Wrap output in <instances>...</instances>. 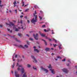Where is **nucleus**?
I'll use <instances>...</instances> for the list:
<instances>
[{
	"mask_svg": "<svg viewBox=\"0 0 77 77\" xmlns=\"http://www.w3.org/2000/svg\"><path fill=\"white\" fill-rule=\"evenodd\" d=\"M33 69H34L36 70V67H35V66H33Z\"/></svg>",
	"mask_w": 77,
	"mask_h": 77,
	"instance_id": "22",
	"label": "nucleus"
},
{
	"mask_svg": "<svg viewBox=\"0 0 77 77\" xmlns=\"http://www.w3.org/2000/svg\"><path fill=\"white\" fill-rule=\"evenodd\" d=\"M55 60H56V61L57 60V59L55 58Z\"/></svg>",
	"mask_w": 77,
	"mask_h": 77,
	"instance_id": "61",
	"label": "nucleus"
},
{
	"mask_svg": "<svg viewBox=\"0 0 77 77\" xmlns=\"http://www.w3.org/2000/svg\"><path fill=\"white\" fill-rule=\"evenodd\" d=\"M34 51H36L37 53H38L39 51V50H38L37 49H34Z\"/></svg>",
	"mask_w": 77,
	"mask_h": 77,
	"instance_id": "14",
	"label": "nucleus"
},
{
	"mask_svg": "<svg viewBox=\"0 0 77 77\" xmlns=\"http://www.w3.org/2000/svg\"><path fill=\"white\" fill-rule=\"evenodd\" d=\"M35 8V9H36L37 8H38V6H34Z\"/></svg>",
	"mask_w": 77,
	"mask_h": 77,
	"instance_id": "42",
	"label": "nucleus"
},
{
	"mask_svg": "<svg viewBox=\"0 0 77 77\" xmlns=\"http://www.w3.org/2000/svg\"><path fill=\"white\" fill-rule=\"evenodd\" d=\"M24 6V4H23L22 5V6Z\"/></svg>",
	"mask_w": 77,
	"mask_h": 77,
	"instance_id": "62",
	"label": "nucleus"
},
{
	"mask_svg": "<svg viewBox=\"0 0 77 77\" xmlns=\"http://www.w3.org/2000/svg\"><path fill=\"white\" fill-rule=\"evenodd\" d=\"M56 45H57L56 44L54 45V47H56Z\"/></svg>",
	"mask_w": 77,
	"mask_h": 77,
	"instance_id": "51",
	"label": "nucleus"
},
{
	"mask_svg": "<svg viewBox=\"0 0 77 77\" xmlns=\"http://www.w3.org/2000/svg\"><path fill=\"white\" fill-rule=\"evenodd\" d=\"M15 39L17 42H20V40H18L17 39V38H15Z\"/></svg>",
	"mask_w": 77,
	"mask_h": 77,
	"instance_id": "23",
	"label": "nucleus"
},
{
	"mask_svg": "<svg viewBox=\"0 0 77 77\" xmlns=\"http://www.w3.org/2000/svg\"><path fill=\"white\" fill-rule=\"evenodd\" d=\"M14 66H15V63H14L13 65H12V68H14Z\"/></svg>",
	"mask_w": 77,
	"mask_h": 77,
	"instance_id": "24",
	"label": "nucleus"
},
{
	"mask_svg": "<svg viewBox=\"0 0 77 77\" xmlns=\"http://www.w3.org/2000/svg\"><path fill=\"white\" fill-rule=\"evenodd\" d=\"M21 71L22 73H23L24 72V68H22Z\"/></svg>",
	"mask_w": 77,
	"mask_h": 77,
	"instance_id": "17",
	"label": "nucleus"
},
{
	"mask_svg": "<svg viewBox=\"0 0 77 77\" xmlns=\"http://www.w3.org/2000/svg\"><path fill=\"white\" fill-rule=\"evenodd\" d=\"M28 23H30V20H27Z\"/></svg>",
	"mask_w": 77,
	"mask_h": 77,
	"instance_id": "37",
	"label": "nucleus"
},
{
	"mask_svg": "<svg viewBox=\"0 0 77 77\" xmlns=\"http://www.w3.org/2000/svg\"><path fill=\"white\" fill-rule=\"evenodd\" d=\"M14 45L15 46H18V45H16V44H14Z\"/></svg>",
	"mask_w": 77,
	"mask_h": 77,
	"instance_id": "58",
	"label": "nucleus"
},
{
	"mask_svg": "<svg viewBox=\"0 0 77 77\" xmlns=\"http://www.w3.org/2000/svg\"><path fill=\"white\" fill-rule=\"evenodd\" d=\"M24 47H26V48H28V46H27V45H24Z\"/></svg>",
	"mask_w": 77,
	"mask_h": 77,
	"instance_id": "33",
	"label": "nucleus"
},
{
	"mask_svg": "<svg viewBox=\"0 0 77 77\" xmlns=\"http://www.w3.org/2000/svg\"><path fill=\"white\" fill-rule=\"evenodd\" d=\"M18 35H19V36H21L22 35V34L19 33H18Z\"/></svg>",
	"mask_w": 77,
	"mask_h": 77,
	"instance_id": "26",
	"label": "nucleus"
},
{
	"mask_svg": "<svg viewBox=\"0 0 77 77\" xmlns=\"http://www.w3.org/2000/svg\"><path fill=\"white\" fill-rule=\"evenodd\" d=\"M2 4V1H1V0H0V7H2V6H4V5H1Z\"/></svg>",
	"mask_w": 77,
	"mask_h": 77,
	"instance_id": "15",
	"label": "nucleus"
},
{
	"mask_svg": "<svg viewBox=\"0 0 77 77\" xmlns=\"http://www.w3.org/2000/svg\"><path fill=\"white\" fill-rule=\"evenodd\" d=\"M26 73H24V74L23 75L22 77H27V76H26Z\"/></svg>",
	"mask_w": 77,
	"mask_h": 77,
	"instance_id": "20",
	"label": "nucleus"
},
{
	"mask_svg": "<svg viewBox=\"0 0 77 77\" xmlns=\"http://www.w3.org/2000/svg\"><path fill=\"white\" fill-rule=\"evenodd\" d=\"M26 36H28V37H29V35H28V34H26Z\"/></svg>",
	"mask_w": 77,
	"mask_h": 77,
	"instance_id": "54",
	"label": "nucleus"
},
{
	"mask_svg": "<svg viewBox=\"0 0 77 77\" xmlns=\"http://www.w3.org/2000/svg\"><path fill=\"white\" fill-rule=\"evenodd\" d=\"M57 58L58 59H61V57H60L59 56H57Z\"/></svg>",
	"mask_w": 77,
	"mask_h": 77,
	"instance_id": "25",
	"label": "nucleus"
},
{
	"mask_svg": "<svg viewBox=\"0 0 77 77\" xmlns=\"http://www.w3.org/2000/svg\"><path fill=\"white\" fill-rule=\"evenodd\" d=\"M33 48H36V47L35 46H34Z\"/></svg>",
	"mask_w": 77,
	"mask_h": 77,
	"instance_id": "63",
	"label": "nucleus"
},
{
	"mask_svg": "<svg viewBox=\"0 0 77 77\" xmlns=\"http://www.w3.org/2000/svg\"><path fill=\"white\" fill-rule=\"evenodd\" d=\"M62 71L63 72H64L66 73V74H67V73L68 72V71L66 69H62Z\"/></svg>",
	"mask_w": 77,
	"mask_h": 77,
	"instance_id": "5",
	"label": "nucleus"
},
{
	"mask_svg": "<svg viewBox=\"0 0 77 77\" xmlns=\"http://www.w3.org/2000/svg\"><path fill=\"white\" fill-rule=\"evenodd\" d=\"M66 60V59H65V58H64L63 60H62V61H63V62H65V61Z\"/></svg>",
	"mask_w": 77,
	"mask_h": 77,
	"instance_id": "32",
	"label": "nucleus"
},
{
	"mask_svg": "<svg viewBox=\"0 0 77 77\" xmlns=\"http://www.w3.org/2000/svg\"><path fill=\"white\" fill-rule=\"evenodd\" d=\"M45 51H50V48H46L45 50Z\"/></svg>",
	"mask_w": 77,
	"mask_h": 77,
	"instance_id": "13",
	"label": "nucleus"
},
{
	"mask_svg": "<svg viewBox=\"0 0 77 77\" xmlns=\"http://www.w3.org/2000/svg\"><path fill=\"white\" fill-rule=\"evenodd\" d=\"M29 9L28 8L25 10V12H27L29 11Z\"/></svg>",
	"mask_w": 77,
	"mask_h": 77,
	"instance_id": "28",
	"label": "nucleus"
},
{
	"mask_svg": "<svg viewBox=\"0 0 77 77\" xmlns=\"http://www.w3.org/2000/svg\"><path fill=\"white\" fill-rule=\"evenodd\" d=\"M50 70L51 71V72L52 74H55V71H54V70L50 69Z\"/></svg>",
	"mask_w": 77,
	"mask_h": 77,
	"instance_id": "8",
	"label": "nucleus"
},
{
	"mask_svg": "<svg viewBox=\"0 0 77 77\" xmlns=\"http://www.w3.org/2000/svg\"><path fill=\"white\" fill-rule=\"evenodd\" d=\"M42 27H45V25H42Z\"/></svg>",
	"mask_w": 77,
	"mask_h": 77,
	"instance_id": "40",
	"label": "nucleus"
},
{
	"mask_svg": "<svg viewBox=\"0 0 77 77\" xmlns=\"http://www.w3.org/2000/svg\"><path fill=\"white\" fill-rule=\"evenodd\" d=\"M40 13H41L42 14V13H43V12L42 11H40Z\"/></svg>",
	"mask_w": 77,
	"mask_h": 77,
	"instance_id": "46",
	"label": "nucleus"
},
{
	"mask_svg": "<svg viewBox=\"0 0 77 77\" xmlns=\"http://www.w3.org/2000/svg\"><path fill=\"white\" fill-rule=\"evenodd\" d=\"M21 29H23V30H24V29H26V24H24V26H22L21 27Z\"/></svg>",
	"mask_w": 77,
	"mask_h": 77,
	"instance_id": "11",
	"label": "nucleus"
},
{
	"mask_svg": "<svg viewBox=\"0 0 77 77\" xmlns=\"http://www.w3.org/2000/svg\"><path fill=\"white\" fill-rule=\"evenodd\" d=\"M7 30L8 31H10V29H9V28H7Z\"/></svg>",
	"mask_w": 77,
	"mask_h": 77,
	"instance_id": "50",
	"label": "nucleus"
},
{
	"mask_svg": "<svg viewBox=\"0 0 77 77\" xmlns=\"http://www.w3.org/2000/svg\"><path fill=\"white\" fill-rule=\"evenodd\" d=\"M18 68H17V70L18 71H19V70H20V68L19 67H21V66H18Z\"/></svg>",
	"mask_w": 77,
	"mask_h": 77,
	"instance_id": "19",
	"label": "nucleus"
},
{
	"mask_svg": "<svg viewBox=\"0 0 77 77\" xmlns=\"http://www.w3.org/2000/svg\"><path fill=\"white\" fill-rule=\"evenodd\" d=\"M31 57L32 59H33V60H34V61H35V63H36L37 62V60H36L35 58V57L33 56H31Z\"/></svg>",
	"mask_w": 77,
	"mask_h": 77,
	"instance_id": "7",
	"label": "nucleus"
},
{
	"mask_svg": "<svg viewBox=\"0 0 77 77\" xmlns=\"http://www.w3.org/2000/svg\"><path fill=\"white\" fill-rule=\"evenodd\" d=\"M53 39L54 41H55V42L56 43L57 42V40H56L54 39V38H53Z\"/></svg>",
	"mask_w": 77,
	"mask_h": 77,
	"instance_id": "31",
	"label": "nucleus"
},
{
	"mask_svg": "<svg viewBox=\"0 0 77 77\" xmlns=\"http://www.w3.org/2000/svg\"><path fill=\"white\" fill-rule=\"evenodd\" d=\"M20 18H23V15H21L20 16Z\"/></svg>",
	"mask_w": 77,
	"mask_h": 77,
	"instance_id": "45",
	"label": "nucleus"
},
{
	"mask_svg": "<svg viewBox=\"0 0 77 77\" xmlns=\"http://www.w3.org/2000/svg\"><path fill=\"white\" fill-rule=\"evenodd\" d=\"M18 47L19 48H25L22 45H20L18 46Z\"/></svg>",
	"mask_w": 77,
	"mask_h": 77,
	"instance_id": "10",
	"label": "nucleus"
},
{
	"mask_svg": "<svg viewBox=\"0 0 77 77\" xmlns=\"http://www.w3.org/2000/svg\"><path fill=\"white\" fill-rule=\"evenodd\" d=\"M33 36L34 37V38L36 40H38V34H36V35H35V34H33Z\"/></svg>",
	"mask_w": 77,
	"mask_h": 77,
	"instance_id": "3",
	"label": "nucleus"
},
{
	"mask_svg": "<svg viewBox=\"0 0 77 77\" xmlns=\"http://www.w3.org/2000/svg\"><path fill=\"white\" fill-rule=\"evenodd\" d=\"M39 17L40 18V20H42V17H41L40 16H39Z\"/></svg>",
	"mask_w": 77,
	"mask_h": 77,
	"instance_id": "38",
	"label": "nucleus"
},
{
	"mask_svg": "<svg viewBox=\"0 0 77 77\" xmlns=\"http://www.w3.org/2000/svg\"><path fill=\"white\" fill-rule=\"evenodd\" d=\"M48 68H52V67H51V65H49V66L48 67Z\"/></svg>",
	"mask_w": 77,
	"mask_h": 77,
	"instance_id": "30",
	"label": "nucleus"
},
{
	"mask_svg": "<svg viewBox=\"0 0 77 77\" xmlns=\"http://www.w3.org/2000/svg\"><path fill=\"white\" fill-rule=\"evenodd\" d=\"M45 38L46 39H48L49 41H51V39L50 38H48V37L47 36H45Z\"/></svg>",
	"mask_w": 77,
	"mask_h": 77,
	"instance_id": "18",
	"label": "nucleus"
},
{
	"mask_svg": "<svg viewBox=\"0 0 77 77\" xmlns=\"http://www.w3.org/2000/svg\"><path fill=\"white\" fill-rule=\"evenodd\" d=\"M22 3H24V2H23V0H22Z\"/></svg>",
	"mask_w": 77,
	"mask_h": 77,
	"instance_id": "56",
	"label": "nucleus"
},
{
	"mask_svg": "<svg viewBox=\"0 0 77 77\" xmlns=\"http://www.w3.org/2000/svg\"><path fill=\"white\" fill-rule=\"evenodd\" d=\"M50 29H48L47 30H46L47 32H49V31H50Z\"/></svg>",
	"mask_w": 77,
	"mask_h": 77,
	"instance_id": "43",
	"label": "nucleus"
},
{
	"mask_svg": "<svg viewBox=\"0 0 77 77\" xmlns=\"http://www.w3.org/2000/svg\"><path fill=\"white\" fill-rule=\"evenodd\" d=\"M41 35V36H42V37H45V34H43V33H42Z\"/></svg>",
	"mask_w": 77,
	"mask_h": 77,
	"instance_id": "16",
	"label": "nucleus"
},
{
	"mask_svg": "<svg viewBox=\"0 0 77 77\" xmlns=\"http://www.w3.org/2000/svg\"><path fill=\"white\" fill-rule=\"evenodd\" d=\"M15 57L16 58H17V55H15Z\"/></svg>",
	"mask_w": 77,
	"mask_h": 77,
	"instance_id": "44",
	"label": "nucleus"
},
{
	"mask_svg": "<svg viewBox=\"0 0 77 77\" xmlns=\"http://www.w3.org/2000/svg\"><path fill=\"white\" fill-rule=\"evenodd\" d=\"M17 62H20V60H17Z\"/></svg>",
	"mask_w": 77,
	"mask_h": 77,
	"instance_id": "59",
	"label": "nucleus"
},
{
	"mask_svg": "<svg viewBox=\"0 0 77 77\" xmlns=\"http://www.w3.org/2000/svg\"><path fill=\"white\" fill-rule=\"evenodd\" d=\"M27 44H28V45H29V44H30V43L29 42V41H27Z\"/></svg>",
	"mask_w": 77,
	"mask_h": 77,
	"instance_id": "34",
	"label": "nucleus"
},
{
	"mask_svg": "<svg viewBox=\"0 0 77 77\" xmlns=\"http://www.w3.org/2000/svg\"><path fill=\"white\" fill-rule=\"evenodd\" d=\"M52 34H54V33L53 32V30H52Z\"/></svg>",
	"mask_w": 77,
	"mask_h": 77,
	"instance_id": "39",
	"label": "nucleus"
},
{
	"mask_svg": "<svg viewBox=\"0 0 77 77\" xmlns=\"http://www.w3.org/2000/svg\"><path fill=\"white\" fill-rule=\"evenodd\" d=\"M54 54L53 53H52L51 54V55H52V56H53V55H54Z\"/></svg>",
	"mask_w": 77,
	"mask_h": 77,
	"instance_id": "57",
	"label": "nucleus"
},
{
	"mask_svg": "<svg viewBox=\"0 0 77 77\" xmlns=\"http://www.w3.org/2000/svg\"><path fill=\"white\" fill-rule=\"evenodd\" d=\"M29 40H31V41H33V39L32 38H29Z\"/></svg>",
	"mask_w": 77,
	"mask_h": 77,
	"instance_id": "35",
	"label": "nucleus"
},
{
	"mask_svg": "<svg viewBox=\"0 0 77 77\" xmlns=\"http://www.w3.org/2000/svg\"><path fill=\"white\" fill-rule=\"evenodd\" d=\"M0 27H3V26H2V25L0 24Z\"/></svg>",
	"mask_w": 77,
	"mask_h": 77,
	"instance_id": "49",
	"label": "nucleus"
},
{
	"mask_svg": "<svg viewBox=\"0 0 77 77\" xmlns=\"http://www.w3.org/2000/svg\"><path fill=\"white\" fill-rule=\"evenodd\" d=\"M12 30H11L10 31V32L12 33Z\"/></svg>",
	"mask_w": 77,
	"mask_h": 77,
	"instance_id": "53",
	"label": "nucleus"
},
{
	"mask_svg": "<svg viewBox=\"0 0 77 77\" xmlns=\"http://www.w3.org/2000/svg\"><path fill=\"white\" fill-rule=\"evenodd\" d=\"M39 33L40 34V35H41V32H40V31H39Z\"/></svg>",
	"mask_w": 77,
	"mask_h": 77,
	"instance_id": "55",
	"label": "nucleus"
},
{
	"mask_svg": "<svg viewBox=\"0 0 77 77\" xmlns=\"http://www.w3.org/2000/svg\"><path fill=\"white\" fill-rule=\"evenodd\" d=\"M27 66L28 68H30V67H31V65H30V64H28L27 65Z\"/></svg>",
	"mask_w": 77,
	"mask_h": 77,
	"instance_id": "21",
	"label": "nucleus"
},
{
	"mask_svg": "<svg viewBox=\"0 0 77 77\" xmlns=\"http://www.w3.org/2000/svg\"><path fill=\"white\" fill-rule=\"evenodd\" d=\"M18 72L17 71H15V77H20V75L19 74H18Z\"/></svg>",
	"mask_w": 77,
	"mask_h": 77,
	"instance_id": "4",
	"label": "nucleus"
},
{
	"mask_svg": "<svg viewBox=\"0 0 77 77\" xmlns=\"http://www.w3.org/2000/svg\"><path fill=\"white\" fill-rule=\"evenodd\" d=\"M42 41H44L45 42V45H47V42H46V41L45 40H44V39H42Z\"/></svg>",
	"mask_w": 77,
	"mask_h": 77,
	"instance_id": "12",
	"label": "nucleus"
},
{
	"mask_svg": "<svg viewBox=\"0 0 77 77\" xmlns=\"http://www.w3.org/2000/svg\"><path fill=\"white\" fill-rule=\"evenodd\" d=\"M25 18H27V16H25Z\"/></svg>",
	"mask_w": 77,
	"mask_h": 77,
	"instance_id": "64",
	"label": "nucleus"
},
{
	"mask_svg": "<svg viewBox=\"0 0 77 77\" xmlns=\"http://www.w3.org/2000/svg\"><path fill=\"white\" fill-rule=\"evenodd\" d=\"M35 13L33 14V15L34 16L35 18H33L31 20V22L32 23H33V24H35V23H36L37 22V15H36L35 14H36L37 13H36V11H35Z\"/></svg>",
	"mask_w": 77,
	"mask_h": 77,
	"instance_id": "1",
	"label": "nucleus"
},
{
	"mask_svg": "<svg viewBox=\"0 0 77 77\" xmlns=\"http://www.w3.org/2000/svg\"><path fill=\"white\" fill-rule=\"evenodd\" d=\"M19 65V63H17V65H16V66H18Z\"/></svg>",
	"mask_w": 77,
	"mask_h": 77,
	"instance_id": "47",
	"label": "nucleus"
},
{
	"mask_svg": "<svg viewBox=\"0 0 77 77\" xmlns=\"http://www.w3.org/2000/svg\"><path fill=\"white\" fill-rule=\"evenodd\" d=\"M28 5V4H27V5H25V6H24V7H26V6H27Z\"/></svg>",
	"mask_w": 77,
	"mask_h": 77,
	"instance_id": "52",
	"label": "nucleus"
},
{
	"mask_svg": "<svg viewBox=\"0 0 77 77\" xmlns=\"http://www.w3.org/2000/svg\"><path fill=\"white\" fill-rule=\"evenodd\" d=\"M13 4L14 5V7H15V6H16V5H17V1H15L13 3Z\"/></svg>",
	"mask_w": 77,
	"mask_h": 77,
	"instance_id": "9",
	"label": "nucleus"
},
{
	"mask_svg": "<svg viewBox=\"0 0 77 77\" xmlns=\"http://www.w3.org/2000/svg\"><path fill=\"white\" fill-rule=\"evenodd\" d=\"M20 23H21V24H23V21L22 20H20Z\"/></svg>",
	"mask_w": 77,
	"mask_h": 77,
	"instance_id": "36",
	"label": "nucleus"
},
{
	"mask_svg": "<svg viewBox=\"0 0 77 77\" xmlns=\"http://www.w3.org/2000/svg\"><path fill=\"white\" fill-rule=\"evenodd\" d=\"M41 68L42 69H43V71H45V72H46V73H47V72H48V70H47V69H46L45 68H44L42 67H41Z\"/></svg>",
	"mask_w": 77,
	"mask_h": 77,
	"instance_id": "6",
	"label": "nucleus"
},
{
	"mask_svg": "<svg viewBox=\"0 0 77 77\" xmlns=\"http://www.w3.org/2000/svg\"><path fill=\"white\" fill-rule=\"evenodd\" d=\"M15 13L17 14V9L15 10Z\"/></svg>",
	"mask_w": 77,
	"mask_h": 77,
	"instance_id": "41",
	"label": "nucleus"
},
{
	"mask_svg": "<svg viewBox=\"0 0 77 77\" xmlns=\"http://www.w3.org/2000/svg\"><path fill=\"white\" fill-rule=\"evenodd\" d=\"M19 30L18 29H17L16 28V29L15 31H16V32H18V31H19Z\"/></svg>",
	"mask_w": 77,
	"mask_h": 77,
	"instance_id": "27",
	"label": "nucleus"
},
{
	"mask_svg": "<svg viewBox=\"0 0 77 77\" xmlns=\"http://www.w3.org/2000/svg\"><path fill=\"white\" fill-rule=\"evenodd\" d=\"M44 31L45 32H47V30L46 29H44Z\"/></svg>",
	"mask_w": 77,
	"mask_h": 77,
	"instance_id": "48",
	"label": "nucleus"
},
{
	"mask_svg": "<svg viewBox=\"0 0 77 77\" xmlns=\"http://www.w3.org/2000/svg\"><path fill=\"white\" fill-rule=\"evenodd\" d=\"M5 24L6 25H8L9 27H11V25H12V26H15V25L12 22H10L9 24L8 23H5Z\"/></svg>",
	"mask_w": 77,
	"mask_h": 77,
	"instance_id": "2",
	"label": "nucleus"
},
{
	"mask_svg": "<svg viewBox=\"0 0 77 77\" xmlns=\"http://www.w3.org/2000/svg\"><path fill=\"white\" fill-rule=\"evenodd\" d=\"M13 22H14L15 23L16 22V21L15 20H13Z\"/></svg>",
	"mask_w": 77,
	"mask_h": 77,
	"instance_id": "60",
	"label": "nucleus"
},
{
	"mask_svg": "<svg viewBox=\"0 0 77 77\" xmlns=\"http://www.w3.org/2000/svg\"><path fill=\"white\" fill-rule=\"evenodd\" d=\"M61 46V45H60V46H59L58 47L59 48V49H62V48H61L60 47Z\"/></svg>",
	"mask_w": 77,
	"mask_h": 77,
	"instance_id": "29",
	"label": "nucleus"
}]
</instances>
